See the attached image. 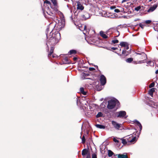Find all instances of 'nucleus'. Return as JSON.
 <instances>
[{
	"mask_svg": "<svg viewBox=\"0 0 158 158\" xmlns=\"http://www.w3.org/2000/svg\"><path fill=\"white\" fill-rule=\"evenodd\" d=\"M100 34L102 37L105 39L108 37V35H109V36H110V35L108 33V32H107L106 33L105 32L101 31L100 32Z\"/></svg>",
	"mask_w": 158,
	"mask_h": 158,
	"instance_id": "8",
	"label": "nucleus"
},
{
	"mask_svg": "<svg viewBox=\"0 0 158 158\" xmlns=\"http://www.w3.org/2000/svg\"><path fill=\"white\" fill-rule=\"evenodd\" d=\"M151 21L150 20H147L145 21V23L147 24H149L151 23Z\"/></svg>",
	"mask_w": 158,
	"mask_h": 158,
	"instance_id": "38",
	"label": "nucleus"
},
{
	"mask_svg": "<svg viewBox=\"0 0 158 158\" xmlns=\"http://www.w3.org/2000/svg\"><path fill=\"white\" fill-rule=\"evenodd\" d=\"M46 34L47 35V37H48V33H46Z\"/></svg>",
	"mask_w": 158,
	"mask_h": 158,
	"instance_id": "53",
	"label": "nucleus"
},
{
	"mask_svg": "<svg viewBox=\"0 0 158 158\" xmlns=\"http://www.w3.org/2000/svg\"><path fill=\"white\" fill-rule=\"evenodd\" d=\"M111 123L114 127L116 129L119 130L120 128L122 127V124H119L116 122L112 121Z\"/></svg>",
	"mask_w": 158,
	"mask_h": 158,
	"instance_id": "4",
	"label": "nucleus"
},
{
	"mask_svg": "<svg viewBox=\"0 0 158 158\" xmlns=\"http://www.w3.org/2000/svg\"><path fill=\"white\" fill-rule=\"evenodd\" d=\"M127 42H122L120 43V45L122 47H125L127 45Z\"/></svg>",
	"mask_w": 158,
	"mask_h": 158,
	"instance_id": "21",
	"label": "nucleus"
},
{
	"mask_svg": "<svg viewBox=\"0 0 158 158\" xmlns=\"http://www.w3.org/2000/svg\"><path fill=\"white\" fill-rule=\"evenodd\" d=\"M100 81L101 84L102 85H104L106 83V77L103 75H102L100 76Z\"/></svg>",
	"mask_w": 158,
	"mask_h": 158,
	"instance_id": "7",
	"label": "nucleus"
},
{
	"mask_svg": "<svg viewBox=\"0 0 158 158\" xmlns=\"http://www.w3.org/2000/svg\"><path fill=\"white\" fill-rule=\"evenodd\" d=\"M61 23V27H63L64 25V22L63 19H61L60 20V21H59L58 22V25H59L60 26V24Z\"/></svg>",
	"mask_w": 158,
	"mask_h": 158,
	"instance_id": "18",
	"label": "nucleus"
},
{
	"mask_svg": "<svg viewBox=\"0 0 158 158\" xmlns=\"http://www.w3.org/2000/svg\"><path fill=\"white\" fill-rule=\"evenodd\" d=\"M103 115V114L101 112H99L98 113V114L96 115V117L97 118H99V117H102Z\"/></svg>",
	"mask_w": 158,
	"mask_h": 158,
	"instance_id": "27",
	"label": "nucleus"
},
{
	"mask_svg": "<svg viewBox=\"0 0 158 158\" xmlns=\"http://www.w3.org/2000/svg\"><path fill=\"white\" fill-rule=\"evenodd\" d=\"M52 37L56 39V41L58 42L60 39V35L59 32H57L55 33Z\"/></svg>",
	"mask_w": 158,
	"mask_h": 158,
	"instance_id": "9",
	"label": "nucleus"
},
{
	"mask_svg": "<svg viewBox=\"0 0 158 158\" xmlns=\"http://www.w3.org/2000/svg\"><path fill=\"white\" fill-rule=\"evenodd\" d=\"M80 91L81 93H82L84 95H85L86 94V92L84 90V89L83 87H81L80 88Z\"/></svg>",
	"mask_w": 158,
	"mask_h": 158,
	"instance_id": "22",
	"label": "nucleus"
},
{
	"mask_svg": "<svg viewBox=\"0 0 158 158\" xmlns=\"http://www.w3.org/2000/svg\"><path fill=\"white\" fill-rule=\"evenodd\" d=\"M157 6L156 5H153L152 7H151L148 10V12H152L156 8Z\"/></svg>",
	"mask_w": 158,
	"mask_h": 158,
	"instance_id": "16",
	"label": "nucleus"
},
{
	"mask_svg": "<svg viewBox=\"0 0 158 158\" xmlns=\"http://www.w3.org/2000/svg\"><path fill=\"white\" fill-rule=\"evenodd\" d=\"M82 143H84L85 142V136L84 135H83V136L82 137Z\"/></svg>",
	"mask_w": 158,
	"mask_h": 158,
	"instance_id": "33",
	"label": "nucleus"
},
{
	"mask_svg": "<svg viewBox=\"0 0 158 158\" xmlns=\"http://www.w3.org/2000/svg\"><path fill=\"white\" fill-rule=\"evenodd\" d=\"M114 32L117 33L116 34L117 35L114 36V37H117L119 35L120 33H119V32L117 30H115L114 31Z\"/></svg>",
	"mask_w": 158,
	"mask_h": 158,
	"instance_id": "29",
	"label": "nucleus"
},
{
	"mask_svg": "<svg viewBox=\"0 0 158 158\" xmlns=\"http://www.w3.org/2000/svg\"><path fill=\"white\" fill-rule=\"evenodd\" d=\"M54 49V47L52 46L51 47L50 53L48 54V57L49 58L50 57L51 55L53 53Z\"/></svg>",
	"mask_w": 158,
	"mask_h": 158,
	"instance_id": "17",
	"label": "nucleus"
},
{
	"mask_svg": "<svg viewBox=\"0 0 158 158\" xmlns=\"http://www.w3.org/2000/svg\"><path fill=\"white\" fill-rule=\"evenodd\" d=\"M82 17L85 19V20H86L89 18L90 15L89 13L87 12H85L82 15Z\"/></svg>",
	"mask_w": 158,
	"mask_h": 158,
	"instance_id": "14",
	"label": "nucleus"
},
{
	"mask_svg": "<svg viewBox=\"0 0 158 158\" xmlns=\"http://www.w3.org/2000/svg\"><path fill=\"white\" fill-rule=\"evenodd\" d=\"M102 16L105 17H106L108 16L106 12L105 11H103L102 12Z\"/></svg>",
	"mask_w": 158,
	"mask_h": 158,
	"instance_id": "28",
	"label": "nucleus"
},
{
	"mask_svg": "<svg viewBox=\"0 0 158 158\" xmlns=\"http://www.w3.org/2000/svg\"><path fill=\"white\" fill-rule=\"evenodd\" d=\"M119 8H120V9H119L120 10V12H122L123 11V8H121V7H119Z\"/></svg>",
	"mask_w": 158,
	"mask_h": 158,
	"instance_id": "44",
	"label": "nucleus"
},
{
	"mask_svg": "<svg viewBox=\"0 0 158 158\" xmlns=\"http://www.w3.org/2000/svg\"><path fill=\"white\" fill-rule=\"evenodd\" d=\"M125 50H128L129 49L128 44H127V45L125 47Z\"/></svg>",
	"mask_w": 158,
	"mask_h": 158,
	"instance_id": "42",
	"label": "nucleus"
},
{
	"mask_svg": "<svg viewBox=\"0 0 158 158\" xmlns=\"http://www.w3.org/2000/svg\"><path fill=\"white\" fill-rule=\"evenodd\" d=\"M52 56V57L53 58H56L57 56L55 54H53Z\"/></svg>",
	"mask_w": 158,
	"mask_h": 158,
	"instance_id": "41",
	"label": "nucleus"
},
{
	"mask_svg": "<svg viewBox=\"0 0 158 158\" xmlns=\"http://www.w3.org/2000/svg\"><path fill=\"white\" fill-rule=\"evenodd\" d=\"M133 58H127L126 60V62L130 63H131L133 61Z\"/></svg>",
	"mask_w": 158,
	"mask_h": 158,
	"instance_id": "26",
	"label": "nucleus"
},
{
	"mask_svg": "<svg viewBox=\"0 0 158 158\" xmlns=\"http://www.w3.org/2000/svg\"><path fill=\"white\" fill-rule=\"evenodd\" d=\"M152 63L153 64V62H152V61H150L149 62H148V63L149 64V63Z\"/></svg>",
	"mask_w": 158,
	"mask_h": 158,
	"instance_id": "51",
	"label": "nucleus"
},
{
	"mask_svg": "<svg viewBox=\"0 0 158 158\" xmlns=\"http://www.w3.org/2000/svg\"><path fill=\"white\" fill-rule=\"evenodd\" d=\"M92 158H97L96 155L94 153L92 155Z\"/></svg>",
	"mask_w": 158,
	"mask_h": 158,
	"instance_id": "36",
	"label": "nucleus"
},
{
	"mask_svg": "<svg viewBox=\"0 0 158 158\" xmlns=\"http://www.w3.org/2000/svg\"><path fill=\"white\" fill-rule=\"evenodd\" d=\"M155 85V83L154 82H152L149 85V87L150 88L153 87Z\"/></svg>",
	"mask_w": 158,
	"mask_h": 158,
	"instance_id": "32",
	"label": "nucleus"
},
{
	"mask_svg": "<svg viewBox=\"0 0 158 158\" xmlns=\"http://www.w3.org/2000/svg\"><path fill=\"white\" fill-rule=\"evenodd\" d=\"M155 91V88H152L151 89H150L149 92V94L150 95H152L153 94V92Z\"/></svg>",
	"mask_w": 158,
	"mask_h": 158,
	"instance_id": "23",
	"label": "nucleus"
},
{
	"mask_svg": "<svg viewBox=\"0 0 158 158\" xmlns=\"http://www.w3.org/2000/svg\"><path fill=\"white\" fill-rule=\"evenodd\" d=\"M76 53V51L75 50H71L69 52V54L70 55L72 54H75Z\"/></svg>",
	"mask_w": 158,
	"mask_h": 158,
	"instance_id": "25",
	"label": "nucleus"
},
{
	"mask_svg": "<svg viewBox=\"0 0 158 158\" xmlns=\"http://www.w3.org/2000/svg\"><path fill=\"white\" fill-rule=\"evenodd\" d=\"M91 156L89 153L87 154V155L86 158H90Z\"/></svg>",
	"mask_w": 158,
	"mask_h": 158,
	"instance_id": "43",
	"label": "nucleus"
},
{
	"mask_svg": "<svg viewBox=\"0 0 158 158\" xmlns=\"http://www.w3.org/2000/svg\"><path fill=\"white\" fill-rule=\"evenodd\" d=\"M112 49L113 50H115L117 49V48H112Z\"/></svg>",
	"mask_w": 158,
	"mask_h": 158,
	"instance_id": "50",
	"label": "nucleus"
},
{
	"mask_svg": "<svg viewBox=\"0 0 158 158\" xmlns=\"http://www.w3.org/2000/svg\"><path fill=\"white\" fill-rule=\"evenodd\" d=\"M87 26L86 25H85L84 26V30L85 31L86 29Z\"/></svg>",
	"mask_w": 158,
	"mask_h": 158,
	"instance_id": "45",
	"label": "nucleus"
},
{
	"mask_svg": "<svg viewBox=\"0 0 158 158\" xmlns=\"http://www.w3.org/2000/svg\"><path fill=\"white\" fill-rule=\"evenodd\" d=\"M64 60L66 62L65 63H67L68 61V58L67 57H65L64 59Z\"/></svg>",
	"mask_w": 158,
	"mask_h": 158,
	"instance_id": "40",
	"label": "nucleus"
},
{
	"mask_svg": "<svg viewBox=\"0 0 158 158\" xmlns=\"http://www.w3.org/2000/svg\"><path fill=\"white\" fill-rule=\"evenodd\" d=\"M95 70V69L94 68L90 67L89 68V70L90 71H94Z\"/></svg>",
	"mask_w": 158,
	"mask_h": 158,
	"instance_id": "39",
	"label": "nucleus"
},
{
	"mask_svg": "<svg viewBox=\"0 0 158 158\" xmlns=\"http://www.w3.org/2000/svg\"><path fill=\"white\" fill-rule=\"evenodd\" d=\"M97 127L98 128H99L100 129H105V126L104 125H103L100 124H96V125Z\"/></svg>",
	"mask_w": 158,
	"mask_h": 158,
	"instance_id": "20",
	"label": "nucleus"
},
{
	"mask_svg": "<svg viewBox=\"0 0 158 158\" xmlns=\"http://www.w3.org/2000/svg\"><path fill=\"white\" fill-rule=\"evenodd\" d=\"M108 156L109 157H111L114 154L113 152L110 150H109L108 151Z\"/></svg>",
	"mask_w": 158,
	"mask_h": 158,
	"instance_id": "24",
	"label": "nucleus"
},
{
	"mask_svg": "<svg viewBox=\"0 0 158 158\" xmlns=\"http://www.w3.org/2000/svg\"><path fill=\"white\" fill-rule=\"evenodd\" d=\"M141 9V6H138L136 7H135V10L138 11Z\"/></svg>",
	"mask_w": 158,
	"mask_h": 158,
	"instance_id": "31",
	"label": "nucleus"
},
{
	"mask_svg": "<svg viewBox=\"0 0 158 158\" xmlns=\"http://www.w3.org/2000/svg\"><path fill=\"white\" fill-rule=\"evenodd\" d=\"M73 59L74 60H76L77 59V58L75 57H74L73 58Z\"/></svg>",
	"mask_w": 158,
	"mask_h": 158,
	"instance_id": "49",
	"label": "nucleus"
},
{
	"mask_svg": "<svg viewBox=\"0 0 158 158\" xmlns=\"http://www.w3.org/2000/svg\"><path fill=\"white\" fill-rule=\"evenodd\" d=\"M134 123H135L136 125H137L138 126H139V127L140 131H141L142 129V126L141 123L137 120H134Z\"/></svg>",
	"mask_w": 158,
	"mask_h": 158,
	"instance_id": "15",
	"label": "nucleus"
},
{
	"mask_svg": "<svg viewBox=\"0 0 158 158\" xmlns=\"http://www.w3.org/2000/svg\"><path fill=\"white\" fill-rule=\"evenodd\" d=\"M115 7L114 6H111L110 7L111 9L113 10L115 8Z\"/></svg>",
	"mask_w": 158,
	"mask_h": 158,
	"instance_id": "47",
	"label": "nucleus"
},
{
	"mask_svg": "<svg viewBox=\"0 0 158 158\" xmlns=\"http://www.w3.org/2000/svg\"><path fill=\"white\" fill-rule=\"evenodd\" d=\"M135 53L137 55H141V56L140 57V58L141 59L143 60L138 61V63L141 64L143 63L144 61H143L144 60H146L147 59V56L146 54L143 52H142L141 53L136 52Z\"/></svg>",
	"mask_w": 158,
	"mask_h": 158,
	"instance_id": "3",
	"label": "nucleus"
},
{
	"mask_svg": "<svg viewBox=\"0 0 158 158\" xmlns=\"http://www.w3.org/2000/svg\"><path fill=\"white\" fill-rule=\"evenodd\" d=\"M126 52V51L125 50H123L122 52V54H125Z\"/></svg>",
	"mask_w": 158,
	"mask_h": 158,
	"instance_id": "46",
	"label": "nucleus"
},
{
	"mask_svg": "<svg viewBox=\"0 0 158 158\" xmlns=\"http://www.w3.org/2000/svg\"><path fill=\"white\" fill-rule=\"evenodd\" d=\"M116 156L118 158H128L126 153H125L123 154H118Z\"/></svg>",
	"mask_w": 158,
	"mask_h": 158,
	"instance_id": "11",
	"label": "nucleus"
},
{
	"mask_svg": "<svg viewBox=\"0 0 158 158\" xmlns=\"http://www.w3.org/2000/svg\"><path fill=\"white\" fill-rule=\"evenodd\" d=\"M118 102V101L116 99H111L109 101L107 106V108L109 109H113Z\"/></svg>",
	"mask_w": 158,
	"mask_h": 158,
	"instance_id": "2",
	"label": "nucleus"
},
{
	"mask_svg": "<svg viewBox=\"0 0 158 158\" xmlns=\"http://www.w3.org/2000/svg\"><path fill=\"white\" fill-rule=\"evenodd\" d=\"M114 11L116 13H118L120 12V10L118 9H115L114 10Z\"/></svg>",
	"mask_w": 158,
	"mask_h": 158,
	"instance_id": "37",
	"label": "nucleus"
},
{
	"mask_svg": "<svg viewBox=\"0 0 158 158\" xmlns=\"http://www.w3.org/2000/svg\"><path fill=\"white\" fill-rule=\"evenodd\" d=\"M156 74H158V69L156 71Z\"/></svg>",
	"mask_w": 158,
	"mask_h": 158,
	"instance_id": "52",
	"label": "nucleus"
},
{
	"mask_svg": "<svg viewBox=\"0 0 158 158\" xmlns=\"http://www.w3.org/2000/svg\"><path fill=\"white\" fill-rule=\"evenodd\" d=\"M126 1H127L126 0H123V1L122 2V3H123L125 2H126Z\"/></svg>",
	"mask_w": 158,
	"mask_h": 158,
	"instance_id": "48",
	"label": "nucleus"
},
{
	"mask_svg": "<svg viewBox=\"0 0 158 158\" xmlns=\"http://www.w3.org/2000/svg\"><path fill=\"white\" fill-rule=\"evenodd\" d=\"M112 43L113 44H115L118 42V40H113L112 41Z\"/></svg>",
	"mask_w": 158,
	"mask_h": 158,
	"instance_id": "30",
	"label": "nucleus"
},
{
	"mask_svg": "<svg viewBox=\"0 0 158 158\" xmlns=\"http://www.w3.org/2000/svg\"><path fill=\"white\" fill-rule=\"evenodd\" d=\"M121 140H122V143L124 145H128L129 144V140L128 138L127 137L124 139L123 138L120 139Z\"/></svg>",
	"mask_w": 158,
	"mask_h": 158,
	"instance_id": "10",
	"label": "nucleus"
},
{
	"mask_svg": "<svg viewBox=\"0 0 158 158\" xmlns=\"http://www.w3.org/2000/svg\"><path fill=\"white\" fill-rule=\"evenodd\" d=\"M129 143H134L136 141V137L135 136L132 137V136H130L129 138Z\"/></svg>",
	"mask_w": 158,
	"mask_h": 158,
	"instance_id": "13",
	"label": "nucleus"
},
{
	"mask_svg": "<svg viewBox=\"0 0 158 158\" xmlns=\"http://www.w3.org/2000/svg\"><path fill=\"white\" fill-rule=\"evenodd\" d=\"M139 26L142 28L143 29L145 26V25L144 24H143L141 23L139 24Z\"/></svg>",
	"mask_w": 158,
	"mask_h": 158,
	"instance_id": "35",
	"label": "nucleus"
},
{
	"mask_svg": "<svg viewBox=\"0 0 158 158\" xmlns=\"http://www.w3.org/2000/svg\"><path fill=\"white\" fill-rule=\"evenodd\" d=\"M77 9L78 10H83L84 7L83 6L81 5V3L79 1H77Z\"/></svg>",
	"mask_w": 158,
	"mask_h": 158,
	"instance_id": "12",
	"label": "nucleus"
},
{
	"mask_svg": "<svg viewBox=\"0 0 158 158\" xmlns=\"http://www.w3.org/2000/svg\"><path fill=\"white\" fill-rule=\"evenodd\" d=\"M53 5L52 6L50 2L46 0L44 2V7L42 9L44 14L45 15V12L49 15L48 18L55 19H57L55 16V13L58 11L57 3L56 0H51Z\"/></svg>",
	"mask_w": 158,
	"mask_h": 158,
	"instance_id": "1",
	"label": "nucleus"
},
{
	"mask_svg": "<svg viewBox=\"0 0 158 158\" xmlns=\"http://www.w3.org/2000/svg\"><path fill=\"white\" fill-rule=\"evenodd\" d=\"M117 117L120 118H127V116H126V112L124 111H122L117 113Z\"/></svg>",
	"mask_w": 158,
	"mask_h": 158,
	"instance_id": "5",
	"label": "nucleus"
},
{
	"mask_svg": "<svg viewBox=\"0 0 158 158\" xmlns=\"http://www.w3.org/2000/svg\"><path fill=\"white\" fill-rule=\"evenodd\" d=\"M88 151L85 149H83L82 152V156H85L88 154Z\"/></svg>",
	"mask_w": 158,
	"mask_h": 158,
	"instance_id": "19",
	"label": "nucleus"
},
{
	"mask_svg": "<svg viewBox=\"0 0 158 158\" xmlns=\"http://www.w3.org/2000/svg\"><path fill=\"white\" fill-rule=\"evenodd\" d=\"M113 141L115 142V143H118L119 142V141L117 140L115 138H113Z\"/></svg>",
	"mask_w": 158,
	"mask_h": 158,
	"instance_id": "34",
	"label": "nucleus"
},
{
	"mask_svg": "<svg viewBox=\"0 0 158 158\" xmlns=\"http://www.w3.org/2000/svg\"><path fill=\"white\" fill-rule=\"evenodd\" d=\"M58 42V41H56V39L53 37H51L50 38L49 41L46 44L48 45V44H50V45H53L56 44Z\"/></svg>",
	"mask_w": 158,
	"mask_h": 158,
	"instance_id": "6",
	"label": "nucleus"
}]
</instances>
